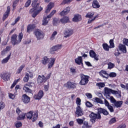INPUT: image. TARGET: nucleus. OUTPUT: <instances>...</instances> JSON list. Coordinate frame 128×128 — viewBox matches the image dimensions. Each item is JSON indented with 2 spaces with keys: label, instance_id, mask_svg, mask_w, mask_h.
Wrapping results in <instances>:
<instances>
[{
  "label": "nucleus",
  "instance_id": "f257e3e1",
  "mask_svg": "<svg viewBox=\"0 0 128 128\" xmlns=\"http://www.w3.org/2000/svg\"><path fill=\"white\" fill-rule=\"evenodd\" d=\"M38 0H34L32 3L33 8L30 10V14H32V18H35L42 10V8L40 6V4H36Z\"/></svg>",
  "mask_w": 128,
  "mask_h": 128
},
{
  "label": "nucleus",
  "instance_id": "f03ea898",
  "mask_svg": "<svg viewBox=\"0 0 128 128\" xmlns=\"http://www.w3.org/2000/svg\"><path fill=\"white\" fill-rule=\"evenodd\" d=\"M24 34L22 32H20L18 38L16 34H13L11 37V42L13 46L18 44L22 42Z\"/></svg>",
  "mask_w": 128,
  "mask_h": 128
},
{
  "label": "nucleus",
  "instance_id": "7ed1b4c3",
  "mask_svg": "<svg viewBox=\"0 0 128 128\" xmlns=\"http://www.w3.org/2000/svg\"><path fill=\"white\" fill-rule=\"evenodd\" d=\"M52 74L50 73L46 74L45 75H39L38 77L37 82L38 84H42V82H46L48 80H50Z\"/></svg>",
  "mask_w": 128,
  "mask_h": 128
},
{
  "label": "nucleus",
  "instance_id": "20e7f679",
  "mask_svg": "<svg viewBox=\"0 0 128 128\" xmlns=\"http://www.w3.org/2000/svg\"><path fill=\"white\" fill-rule=\"evenodd\" d=\"M26 116L28 120H32V122H34L38 120V114L37 111H30L26 114Z\"/></svg>",
  "mask_w": 128,
  "mask_h": 128
},
{
  "label": "nucleus",
  "instance_id": "39448f33",
  "mask_svg": "<svg viewBox=\"0 0 128 128\" xmlns=\"http://www.w3.org/2000/svg\"><path fill=\"white\" fill-rule=\"evenodd\" d=\"M94 12H89L86 14V18H90L88 20V24H92V22H94V20H96V18H98V15L95 16L94 17Z\"/></svg>",
  "mask_w": 128,
  "mask_h": 128
},
{
  "label": "nucleus",
  "instance_id": "423d86ee",
  "mask_svg": "<svg viewBox=\"0 0 128 128\" xmlns=\"http://www.w3.org/2000/svg\"><path fill=\"white\" fill-rule=\"evenodd\" d=\"M80 86H86L88 82V76L82 74L80 75Z\"/></svg>",
  "mask_w": 128,
  "mask_h": 128
},
{
  "label": "nucleus",
  "instance_id": "0eeeda50",
  "mask_svg": "<svg viewBox=\"0 0 128 128\" xmlns=\"http://www.w3.org/2000/svg\"><path fill=\"white\" fill-rule=\"evenodd\" d=\"M90 120L92 124L96 122V118H98V120H100L101 118L100 114H96L94 112L91 113V114L90 115Z\"/></svg>",
  "mask_w": 128,
  "mask_h": 128
},
{
  "label": "nucleus",
  "instance_id": "6e6552de",
  "mask_svg": "<svg viewBox=\"0 0 128 128\" xmlns=\"http://www.w3.org/2000/svg\"><path fill=\"white\" fill-rule=\"evenodd\" d=\"M34 34L38 40H42V38H44V33L42 32V30H36L34 32Z\"/></svg>",
  "mask_w": 128,
  "mask_h": 128
},
{
  "label": "nucleus",
  "instance_id": "1a4fd4ad",
  "mask_svg": "<svg viewBox=\"0 0 128 128\" xmlns=\"http://www.w3.org/2000/svg\"><path fill=\"white\" fill-rule=\"evenodd\" d=\"M0 78H2L5 82H8L10 80V75L8 72H4L0 74Z\"/></svg>",
  "mask_w": 128,
  "mask_h": 128
},
{
  "label": "nucleus",
  "instance_id": "9d476101",
  "mask_svg": "<svg viewBox=\"0 0 128 128\" xmlns=\"http://www.w3.org/2000/svg\"><path fill=\"white\" fill-rule=\"evenodd\" d=\"M62 48V44H57L54 46H53L50 48V54H54V52H58L59 50H60Z\"/></svg>",
  "mask_w": 128,
  "mask_h": 128
},
{
  "label": "nucleus",
  "instance_id": "9b49d317",
  "mask_svg": "<svg viewBox=\"0 0 128 128\" xmlns=\"http://www.w3.org/2000/svg\"><path fill=\"white\" fill-rule=\"evenodd\" d=\"M76 111L75 112V114L77 116H84V111L80 106L76 107Z\"/></svg>",
  "mask_w": 128,
  "mask_h": 128
},
{
  "label": "nucleus",
  "instance_id": "f8f14e48",
  "mask_svg": "<svg viewBox=\"0 0 128 128\" xmlns=\"http://www.w3.org/2000/svg\"><path fill=\"white\" fill-rule=\"evenodd\" d=\"M33 77H34V74H32V72H29V74L28 72H26L25 74V76L24 78V82H28V80L30 78H32Z\"/></svg>",
  "mask_w": 128,
  "mask_h": 128
},
{
  "label": "nucleus",
  "instance_id": "ddd939ff",
  "mask_svg": "<svg viewBox=\"0 0 128 128\" xmlns=\"http://www.w3.org/2000/svg\"><path fill=\"white\" fill-rule=\"evenodd\" d=\"M65 88H76V84L68 82L66 84H64Z\"/></svg>",
  "mask_w": 128,
  "mask_h": 128
},
{
  "label": "nucleus",
  "instance_id": "4468645a",
  "mask_svg": "<svg viewBox=\"0 0 128 128\" xmlns=\"http://www.w3.org/2000/svg\"><path fill=\"white\" fill-rule=\"evenodd\" d=\"M64 34V38H68L74 34V30H72V29H68L66 30Z\"/></svg>",
  "mask_w": 128,
  "mask_h": 128
},
{
  "label": "nucleus",
  "instance_id": "2eb2a0df",
  "mask_svg": "<svg viewBox=\"0 0 128 128\" xmlns=\"http://www.w3.org/2000/svg\"><path fill=\"white\" fill-rule=\"evenodd\" d=\"M54 62H56V58H51L48 60V68H52V66H54Z\"/></svg>",
  "mask_w": 128,
  "mask_h": 128
},
{
  "label": "nucleus",
  "instance_id": "dca6fc26",
  "mask_svg": "<svg viewBox=\"0 0 128 128\" xmlns=\"http://www.w3.org/2000/svg\"><path fill=\"white\" fill-rule=\"evenodd\" d=\"M30 100V98L28 95L24 94L22 96V102L24 104H28Z\"/></svg>",
  "mask_w": 128,
  "mask_h": 128
},
{
  "label": "nucleus",
  "instance_id": "f3484780",
  "mask_svg": "<svg viewBox=\"0 0 128 128\" xmlns=\"http://www.w3.org/2000/svg\"><path fill=\"white\" fill-rule=\"evenodd\" d=\"M44 96V91L40 90L38 94L34 96V100H40Z\"/></svg>",
  "mask_w": 128,
  "mask_h": 128
},
{
  "label": "nucleus",
  "instance_id": "a211bd4d",
  "mask_svg": "<svg viewBox=\"0 0 128 128\" xmlns=\"http://www.w3.org/2000/svg\"><path fill=\"white\" fill-rule=\"evenodd\" d=\"M73 22H78L82 20V16L78 14H75L72 18Z\"/></svg>",
  "mask_w": 128,
  "mask_h": 128
},
{
  "label": "nucleus",
  "instance_id": "6ab92c4d",
  "mask_svg": "<svg viewBox=\"0 0 128 128\" xmlns=\"http://www.w3.org/2000/svg\"><path fill=\"white\" fill-rule=\"evenodd\" d=\"M50 20V18L48 16H44L43 17V20H42V26H46L48 24V21Z\"/></svg>",
  "mask_w": 128,
  "mask_h": 128
},
{
  "label": "nucleus",
  "instance_id": "aec40b11",
  "mask_svg": "<svg viewBox=\"0 0 128 128\" xmlns=\"http://www.w3.org/2000/svg\"><path fill=\"white\" fill-rule=\"evenodd\" d=\"M92 6L94 8H100V5L97 0H94L92 3Z\"/></svg>",
  "mask_w": 128,
  "mask_h": 128
},
{
  "label": "nucleus",
  "instance_id": "412c9836",
  "mask_svg": "<svg viewBox=\"0 0 128 128\" xmlns=\"http://www.w3.org/2000/svg\"><path fill=\"white\" fill-rule=\"evenodd\" d=\"M98 114H103L104 116H108V112L106 110L102 108H99L98 109Z\"/></svg>",
  "mask_w": 128,
  "mask_h": 128
},
{
  "label": "nucleus",
  "instance_id": "4be33fe9",
  "mask_svg": "<svg viewBox=\"0 0 128 128\" xmlns=\"http://www.w3.org/2000/svg\"><path fill=\"white\" fill-rule=\"evenodd\" d=\"M10 6L7 7V10L3 16V20H6V19L8 16L10 14Z\"/></svg>",
  "mask_w": 128,
  "mask_h": 128
},
{
  "label": "nucleus",
  "instance_id": "5701e85b",
  "mask_svg": "<svg viewBox=\"0 0 128 128\" xmlns=\"http://www.w3.org/2000/svg\"><path fill=\"white\" fill-rule=\"evenodd\" d=\"M118 48L120 52H122L124 54L126 52V46L122 44H120L118 46Z\"/></svg>",
  "mask_w": 128,
  "mask_h": 128
},
{
  "label": "nucleus",
  "instance_id": "b1692460",
  "mask_svg": "<svg viewBox=\"0 0 128 128\" xmlns=\"http://www.w3.org/2000/svg\"><path fill=\"white\" fill-rule=\"evenodd\" d=\"M70 8L67 7L60 13V16H66V14H68V12H70Z\"/></svg>",
  "mask_w": 128,
  "mask_h": 128
},
{
  "label": "nucleus",
  "instance_id": "393cba45",
  "mask_svg": "<svg viewBox=\"0 0 128 128\" xmlns=\"http://www.w3.org/2000/svg\"><path fill=\"white\" fill-rule=\"evenodd\" d=\"M75 62L77 64H82V57L79 56L75 58Z\"/></svg>",
  "mask_w": 128,
  "mask_h": 128
},
{
  "label": "nucleus",
  "instance_id": "a878e982",
  "mask_svg": "<svg viewBox=\"0 0 128 128\" xmlns=\"http://www.w3.org/2000/svg\"><path fill=\"white\" fill-rule=\"evenodd\" d=\"M90 54L91 58H94L96 60H98V58L96 54L94 52V50H90Z\"/></svg>",
  "mask_w": 128,
  "mask_h": 128
},
{
  "label": "nucleus",
  "instance_id": "bb28decb",
  "mask_svg": "<svg viewBox=\"0 0 128 128\" xmlns=\"http://www.w3.org/2000/svg\"><path fill=\"white\" fill-rule=\"evenodd\" d=\"M60 22L62 24H66L70 22V18L68 16L63 17L60 20Z\"/></svg>",
  "mask_w": 128,
  "mask_h": 128
},
{
  "label": "nucleus",
  "instance_id": "cd10ccee",
  "mask_svg": "<svg viewBox=\"0 0 128 128\" xmlns=\"http://www.w3.org/2000/svg\"><path fill=\"white\" fill-rule=\"evenodd\" d=\"M99 74L101 76L105 78H106V76H108V72H106V71H104V70H102L101 71H100L99 72Z\"/></svg>",
  "mask_w": 128,
  "mask_h": 128
},
{
  "label": "nucleus",
  "instance_id": "c85d7f7f",
  "mask_svg": "<svg viewBox=\"0 0 128 128\" xmlns=\"http://www.w3.org/2000/svg\"><path fill=\"white\" fill-rule=\"evenodd\" d=\"M114 106H116V108H120V106H122V101H120V100L116 101L114 104Z\"/></svg>",
  "mask_w": 128,
  "mask_h": 128
},
{
  "label": "nucleus",
  "instance_id": "c756f323",
  "mask_svg": "<svg viewBox=\"0 0 128 128\" xmlns=\"http://www.w3.org/2000/svg\"><path fill=\"white\" fill-rule=\"evenodd\" d=\"M10 55H9L7 57H6V58H4L2 60V64H6L7 62H8V60H10Z\"/></svg>",
  "mask_w": 128,
  "mask_h": 128
},
{
  "label": "nucleus",
  "instance_id": "7c9ffc66",
  "mask_svg": "<svg viewBox=\"0 0 128 128\" xmlns=\"http://www.w3.org/2000/svg\"><path fill=\"white\" fill-rule=\"evenodd\" d=\"M114 90H112L110 88H104V92L106 94H112Z\"/></svg>",
  "mask_w": 128,
  "mask_h": 128
},
{
  "label": "nucleus",
  "instance_id": "2f4dec72",
  "mask_svg": "<svg viewBox=\"0 0 128 128\" xmlns=\"http://www.w3.org/2000/svg\"><path fill=\"white\" fill-rule=\"evenodd\" d=\"M23 90L26 92H32V90L30 89V87L26 84L23 86Z\"/></svg>",
  "mask_w": 128,
  "mask_h": 128
},
{
  "label": "nucleus",
  "instance_id": "473e14b6",
  "mask_svg": "<svg viewBox=\"0 0 128 128\" xmlns=\"http://www.w3.org/2000/svg\"><path fill=\"white\" fill-rule=\"evenodd\" d=\"M35 26L34 25L32 24H30L28 25V28H27V32H32Z\"/></svg>",
  "mask_w": 128,
  "mask_h": 128
},
{
  "label": "nucleus",
  "instance_id": "72a5a7b5",
  "mask_svg": "<svg viewBox=\"0 0 128 128\" xmlns=\"http://www.w3.org/2000/svg\"><path fill=\"white\" fill-rule=\"evenodd\" d=\"M120 94V91H116L114 90L112 92V94H114L116 98H120L122 96Z\"/></svg>",
  "mask_w": 128,
  "mask_h": 128
},
{
  "label": "nucleus",
  "instance_id": "f704fd0d",
  "mask_svg": "<svg viewBox=\"0 0 128 128\" xmlns=\"http://www.w3.org/2000/svg\"><path fill=\"white\" fill-rule=\"evenodd\" d=\"M24 118H26V114L24 113L17 117V120H24Z\"/></svg>",
  "mask_w": 128,
  "mask_h": 128
},
{
  "label": "nucleus",
  "instance_id": "c9c22d12",
  "mask_svg": "<svg viewBox=\"0 0 128 128\" xmlns=\"http://www.w3.org/2000/svg\"><path fill=\"white\" fill-rule=\"evenodd\" d=\"M102 46L104 50H106V52H108V50H110V46L106 44H103Z\"/></svg>",
  "mask_w": 128,
  "mask_h": 128
},
{
  "label": "nucleus",
  "instance_id": "e433bc0d",
  "mask_svg": "<svg viewBox=\"0 0 128 128\" xmlns=\"http://www.w3.org/2000/svg\"><path fill=\"white\" fill-rule=\"evenodd\" d=\"M56 34H58V32L54 31L50 38V40H54L56 38Z\"/></svg>",
  "mask_w": 128,
  "mask_h": 128
},
{
  "label": "nucleus",
  "instance_id": "4c0bfd02",
  "mask_svg": "<svg viewBox=\"0 0 128 128\" xmlns=\"http://www.w3.org/2000/svg\"><path fill=\"white\" fill-rule=\"evenodd\" d=\"M48 57L45 56L43 58V60H42V63L43 64H47L48 62Z\"/></svg>",
  "mask_w": 128,
  "mask_h": 128
},
{
  "label": "nucleus",
  "instance_id": "58836bf2",
  "mask_svg": "<svg viewBox=\"0 0 128 128\" xmlns=\"http://www.w3.org/2000/svg\"><path fill=\"white\" fill-rule=\"evenodd\" d=\"M82 100L80 98H76V104L77 105V106H80V105L82 104Z\"/></svg>",
  "mask_w": 128,
  "mask_h": 128
},
{
  "label": "nucleus",
  "instance_id": "ea45409f",
  "mask_svg": "<svg viewBox=\"0 0 128 128\" xmlns=\"http://www.w3.org/2000/svg\"><path fill=\"white\" fill-rule=\"evenodd\" d=\"M14 125L16 128H22V122H16Z\"/></svg>",
  "mask_w": 128,
  "mask_h": 128
},
{
  "label": "nucleus",
  "instance_id": "a19ab883",
  "mask_svg": "<svg viewBox=\"0 0 128 128\" xmlns=\"http://www.w3.org/2000/svg\"><path fill=\"white\" fill-rule=\"evenodd\" d=\"M60 24V21L58 20V19L56 18H54L53 19V24L54 26H56Z\"/></svg>",
  "mask_w": 128,
  "mask_h": 128
},
{
  "label": "nucleus",
  "instance_id": "79ce46f5",
  "mask_svg": "<svg viewBox=\"0 0 128 128\" xmlns=\"http://www.w3.org/2000/svg\"><path fill=\"white\" fill-rule=\"evenodd\" d=\"M96 86H98L100 88H104V86H106V84L104 82L97 83Z\"/></svg>",
  "mask_w": 128,
  "mask_h": 128
},
{
  "label": "nucleus",
  "instance_id": "37998d69",
  "mask_svg": "<svg viewBox=\"0 0 128 128\" xmlns=\"http://www.w3.org/2000/svg\"><path fill=\"white\" fill-rule=\"evenodd\" d=\"M24 64L21 65L18 70L17 74H20V72H22V69L24 68Z\"/></svg>",
  "mask_w": 128,
  "mask_h": 128
},
{
  "label": "nucleus",
  "instance_id": "c03bdc74",
  "mask_svg": "<svg viewBox=\"0 0 128 128\" xmlns=\"http://www.w3.org/2000/svg\"><path fill=\"white\" fill-rule=\"evenodd\" d=\"M84 118L82 119L78 118L76 119V122L78 124H84Z\"/></svg>",
  "mask_w": 128,
  "mask_h": 128
},
{
  "label": "nucleus",
  "instance_id": "a18cd8bd",
  "mask_svg": "<svg viewBox=\"0 0 128 128\" xmlns=\"http://www.w3.org/2000/svg\"><path fill=\"white\" fill-rule=\"evenodd\" d=\"M120 86L122 88H124V90H128V84H126V85L124 84H120Z\"/></svg>",
  "mask_w": 128,
  "mask_h": 128
},
{
  "label": "nucleus",
  "instance_id": "49530a36",
  "mask_svg": "<svg viewBox=\"0 0 128 128\" xmlns=\"http://www.w3.org/2000/svg\"><path fill=\"white\" fill-rule=\"evenodd\" d=\"M110 48H114V40H110Z\"/></svg>",
  "mask_w": 128,
  "mask_h": 128
},
{
  "label": "nucleus",
  "instance_id": "de8ad7c7",
  "mask_svg": "<svg viewBox=\"0 0 128 128\" xmlns=\"http://www.w3.org/2000/svg\"><path fill=\"white\" fill-rule=\"evenodd\" d=\"M114 122H116V119L115 118H111L109 121L110 124H114Z\"/></svg>",
  "mask_w": 128,
  "mask_h": 128
},
{
  "label": "nucleus",
  "instance_id": "09e8293b",
  "mask_svg": "<svg viewBox=\"0 0 128 128\" xmlns=\"http://www.w3.org/2000/svg\"><path fill=\"white\" fill-rule=\"evenodd\" d=\"M56 10H53L50 14L49 15H48V18H52V16H54V14H56Z\"/></svg>",
  "mask_w": 128,
  "mask_h": 128
},
{
  "label": "nucleus",
  "instance_id": "8fccbe9b",
  "mask_svg": "<svg viewBox=\"0 0 128 128\" xmlns=\"http://www.w3.org/2000/svg\"><path fill=\"white\" fill-rule=\"evenodd\" d=\"M108 98L110 100L112 104H114L116 102V100L112 96H110Z\"/></svg>",
  "mask_w": 128,
  "mask_h": 128
},
{
  "label": "nucleus",
  "instance_id": "3c124183",
  "mask_svg": "<svg viewBox=\"0 0 128 128\" xmlns=\"http://www.w3.org/2000/svg\"><path fill=\"white\" fill-rule=\"evenodd\" d=\"M20 79L18 78L17 80H16L14 81V82H13L11 86V88H14V86H16V84H18V82H20Z\"/></svg>",
  "mask_w": 128,
  "mask_h": 128
},
{
  "label": "nucleus",
  "instance_id": "603ef678",
  "mask_svg": "<svg viewBox=\"0 0 128 128\" xmlns=\"http://www.w3.org/2000/svg\"><path fill=\"white\" fill-rule=\"evenodd\" d=\"M8 97L11 100H14L16 98V95L12 94V93H8Z\"/></svg>",
  "mask_w": 128,
  "mask_h": 128
},
{
  "label": "nucleus",
  "instance_id": "864d4df0",
  "mask_svg": "<svg viewBox=\"0 0 128 128\" xmlns=\"http://www.w3.org/2000/svg\"><path fill=\"white\" fill-rule=\"evenodd\" d=\"M82 128H90V126H88V122H84V126H82Z\"/></svg>",
  "mask_w": 128,
  "mask_h": 128
},
{
  "label": "nucleus",
  "instance_id": "5fc2aeb1",
  "mask_svg": "<svg viewBox=\"0 0 128 128\" xmlns=\"http://www.w3.org/2000/svg\"><path fill=\"white\" fill-rule=\"evenodd\" d=\"M95 100L96 102H98L99 104H104V102H102V100H100V98H96Z\"/></svg>",
  "mask_w": 128,
  "mask_h": 128
},
{
  "label": "nucleus",
  "instance_id": "6e6d98bb",
  "mask_svg": "<svg viewBox=\"0 0 128 128\" xmlns=\"http://www.w3.org/2000/svg\"><path fill=\"white\" fill-rule=\"evenodd\" d=\"M108 68H114V64L112 63V62H109L108 64Z\"/></svg>",
  "mask_w": 128,
  "mask_h": 128
},
{
  "label": "nucleus",
  "instance_id": "4d7b16f0",
  "mask_svg": "<svg viewBox=\"0 0 128 128\" xmlns=\"http://www.w3.org/2000/svg\"><path fill=\"white\" fill-rule=\"evenodd\" d=\"M54 6V4L53 2H50L48 5V7L51 10Z\"/></svg>",
  "mask_w": 128,
  "mask_h": 128
},
{
  "label": "nucleus",
  "instance_id": "13d9d810",
  "mask_svg": "<svg viewBox=\"0 0 128 128\" xmlns=\"http://www.w3.org/2000/svg\"><path fill=\"white\" fill-rule=\"evenodd\" d=\"M5 106L6 105L4 104V102H0V110H1L4 108Z\"/></svg>",
  "mask_w": 128,
  "mask_h": 128
},
{
  "label": "nucleus",
  "instance_id": "bf43d9fd",
  "mask_svg": "<svg viewBox=\"0 0 128 128\" xmlns=\"http://www.w3.org/2000/svg\"><path fill=\"white\" fill-rule=\"evenodd\" d=\"M107 108L110 111V112H114V108L112 107V106L110 105L108 106Z\"/></svg>",
  "mask_w": 128,
  "mask_h": 128
},
{
  "label": "nucleus",
  "instance_id": "052dcab7",
  "mask_svg": "<svg viewBox=\"0 0 128 128\" xmlns=\"http://www.w3.org/2000/svg\"><path fill=\"white\" fill-rule=\"evenodd\" d=\"M110 78H116V74L114 72H111L109 74Z\"/></svg>",
  "mask_w": 128,
  "mask_h": 128
},
{
  "label": "nucleus",
  "instance_id": "680f3d73",
  "mask_svg": "<svg viewBox=\"0 0 128 128\" xmlns=\"http://www.w3.org/2000/svg\"><path fill=\"white\" fill-rule=\"evenodd\" d=\"M124 44H126L128 46V39L124 38L122 40Z\"/></svg>",
  "mask_w": 128,
  "mask_h": 128
},
{
  "label": "nucleus",
  "instance_id": "e2e57ef3",
  "mask_svg": "<svg viewBox=\"0 0 128 128\" xmlns=\"http://www.w3.org/2000/svg\"><path fill=\"white\" fill-rule=\"evenodd\" d=\"M30 2H32V0H28L26 4H25V6L26 8H28V6H30Z\"/></svg>",
  "mask_w": 128,
  "mask_h": 128
},
{
  "label": "nucleus",
  "instance_id": "0e129e2a",
  "mask_svg": "<svg viewBox=\"0 0 128 128\" xmlns=\"http://www.w3.org/2000/svg\"><path fill=\"white\" fill-rule=\"evenodd\" d=\"M86 104L88 108H92V103H90V102H86Z\"/></svg>",
  "mask_w": 128,
  "mask_h": 128
},
{
  "label": "nucleus",
  "instance_id": "69168bd1",
  "mask_svg": "<svg viewBox=\"0 0 128 128\" xmlns=\"http://www.w3.org/2000/svg\"><path fill=\"white\" fill-rule=\"evenodd\" d=\"M86 96H87V98H92V94H90V93H86Z\"/></svg>",
  "mask_w": 128,
  "mask_h": 128
},
{
  "label": "nucleus",
  "instance_id": "338daca9",
  "mask_svg": "<svg viewBox=\"0 0 128 128\" xmlns=\"http://www.w3.org/2000/svg\"><path fill=\"white\" fill-rule=\"evenodd\" d=\"M72 2V0H63V4H70Z\"/></svg>",
  "mask_w": 128,
  "mask_h": 128
},
{
  "label": "nucleus",
  "instance_id": "774afa93",
  "mask_svg": "<svg viewBox=\"0 0 128 128\" xmlns=\"http://www.w3.org/2000/svg\"><path fill=\"white\" fill-rule=\"evenodd\" d=\"M104 104L106 106H107V108L110 106V103L108 102L107 101V100H106V99H104Z\"/></svg>",
  "mask_w": 128,
  "mask_h": 128
}]
</instances>
